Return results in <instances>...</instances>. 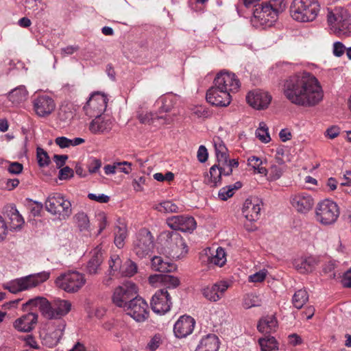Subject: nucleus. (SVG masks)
Wrapping results in <instances>:
<instances>
[{
    "mask_svg": "<svg viewBox=\"0 0 351 351\" xmlns=\"http://www.w3.org/2000/svg\"><path fill=\"white\" fill-rule=\"evenodd\" d=\"M114 244L119 249L124 246V241L128 236L127 226L124 220L119 219L117 221L114 230Z\"/></svg>",
    "mask_w": 351,
    "mask_h": 351,
    "instance_id": "nucleus-34",
    "label": "nucleus"
},
{
    "mask_svg": "<svg viewBox=\"0 0 351 351\" xmlns=\"http://www.w3.org/2000/svg\"><path fill=\"white\" fill-rule=\"evenodd\" d=\"M262 351H273L278 350V343L274 337L265 336L258 341Z\"/></svg>",
    "mask_w": 351,
    "mask_h": 351,
    "instance_id": "nucleus-45",
    "label": "nucleus"
},
{
    "mask_svg": "<svg viewBox=\"0 0 351 351\" xmlns=\"http://www.w3.org/2000/svg\"><path fill=\"white\" fill-rule=\"evenodd\" d=\"M121 165L117 167V171L123 172L125 174H129L132 171V164L127 161L116 162Z\"/></svg>",
    "mask_w": 351,
    "mask_h": 351,
    "instance_id": "nucleus-64",
    "label": "nucleus"
},
{
    "mask_svg": "<svg viewBox=\"0 0 351 351\" xmlns=\"http://www.w3.org/2000/svg\"><path fill=\"white\" fill-rule=\"evenodd\" d=\"M330 30L339 37L351 35V16L346 10L341 8L330 10L327 14Z\"/></svg>",
    "mask_w": 351,
    "mask_h": 351,
    "instance_id": "nucleus-4",
    "label": "nucleus"
},
{
    "mask_svg": "<svg viewBox=\"0 0 351 351\" xmlns=\"http://www.w3.org/2000/svg\"><path fill=\"white\" fill-rule=\"evenodd\" d=\"M50 277V272L43 271L17 278L7 282L5 288L12 293L30 290L46 282Z\"/></svg>",
    "mask_w": 351,
    "mask_h": 351,
    "instance_id": "nucleus-5",
    "label": "nucleus"
},
{
    "mask_svg": "<svg viewBox=\"0 0 351 351\" xmlns=\"http://www.w3.org/2000/svg\"><path fill=\"white\" fill-rule=\"evenodd\" d=\"M197 157L200 162H204L207 160L208 153L204 145H200L197 150Z\"/></svg>",
    "mask_w": 351,
    "mask_h": 351,
    "instance_id": "nucleus-63",
    "label": "nucleus"
},
{
    "mask_svg": "<svg viewBox=\"0 0 351 351\" xmlns=\"http://www.w3.org/2000/svg\"><path fill=\"white\" fill-rule=\"evenodd\" d=\"M268 275V271L263 268L258 271L255 272L248 276V281L250 282L258 283L265 280Z\"/></svg>",
    "mask_w": 351,
    "mask_h": 351,
    "instance_id": "nucleus-52",
    "label": "nucleus"
},
{
    "mask_svg": "<svg viewBox=\"0 0 351 351\" xmlns=\"http://www.w3.org/2000/svg\"><path fill=\"white\" fill-rule=\"evenodd\" d=\"M195 325V319L189 315H182L173 326V332L178 338H184L191 335Z\"/></svg>",
    "mask_w": 351,
    "mask_h": 351,
    "instance_id": "nucleus-24",
    "label": "nucleus"
},
{
    "mask_svg": "<svg viewBox=\"0 0 351 351\" xmlns=\"http://www.w3.org/2000/svg\"><path fill=\"white\" fill-rule=\"evenodd\" d=\"M256 137L263 143H267L271 141L268 128L264 122L259 123L258 128L255 132Z\"/></svg>",
    "mask_w": 351,
    "mask_h": 351,
    "instance_id": "nucleus-49",
    "label": "nucleus"
},
{
    "mask_svg": "<svg viewBox=\"0 0 351 351\" xmlns=\"http://www.w3.org/2000/svg\"><path fill=\"white\" fill-rule=\"evenodd\" d=\"M46 210L60 220H64L71 215V204L60 193L50 194L45 203Z\"/></svg>",
    "mask_w": 351,
    "mask_h": 351,
    "instance_id": "nucleus-7",
    "label": "nucleus"
},
{
    "mask_svg": "<svg viewBox=\"0 0 351 351\" xmlns=\"http://www.w3.org/2000/svg\"><path fill=\"white\" fill-rule=\"evenodd\" d=\"M180 285V280L178 278L171 276L164 275V284L163 286L169 289H175Z\"/></svg>",
    "mask_w": 351,
    "mask_h": 351,
    "instance_id": "nucleus-55",
    "label": "nucleus"
},
{
    "mask_svg": "<svg viewBox=\"0 0 351 351\" xmlns=\"http://www.w3.org/2000/svg\"><path fill=\"white\" fill-rule=\"evenodd\" d=\"M86 282L85 275L77 271L62 273L55 280L57 287L69 293L77 292Z\"/></svg>",
    "mask_w": 351,
    "mask_h": 351,
    "instance_id": "nucleus-6",
    "label": "nucleus"
},
{
    "mask_svg": "<svg viewBox=\"0 0 351 351\" xmlns=\"http://www.w3.org/2000/svg\"><path fill=\"white\" fill-rule=\"evenodd\" d=\"M210 265L222 267L226 263V254L224 249L221 247L217 248L214 253L207 255Z\"/></svg>",
    "mask_w": 351,
    "mask_h": 351,
    "instance_id": "nucleus-41",
    "label": "nucleus"
},
{
    "mask_svg": "<svg viewBox=\"0 0 351 351\" xmlns=\"http://www.w3.org/2000/svg\"><path fill=\"white\" fill-rule=\"evenodd\" d=\"M150 179L146 176H141L135 178L132 182V186L134 190L136 192H141L144 191V186L148 185Z\"/></svg>",
    "mask_w": 351,
    "mask_h": 351,
    "instance_id": "nucleus-50",
    "label": "nucleus"
},
{
    "mask_svg": "<svg viewBox=\"0 0 351 351\" xmlns=\"http://www.w3.org/2000/svg\"><path fill=\"white\" fill-rule=\"evenodd\" d=\"M36 155L39 166L45 167L49 164V157L43 149L40 147L37 148Z\"/></svg>",
    "mask_w": 351,
    "mask_h": 351,
    "instance_id": "nucleus-53",
    "label": "nucleus"
},
{
    "mask_svg": "<svg viewBox=\"0 0 351 351\" xmlns=\"http://www.w3.org/2000/svg\"><path fill=\"white\" fill-rule=\"evenodd\" d=\"M72 304L70 301L56 298L49 302L45 317L49 319H61L66 316L71 310Z\"/></svg>",
    "mask_w": 351,
    "mask_h": 351,
    "instance_id": "nucleus-16",
    "label": "nucleus"
},
{
    "mask_svg": "<svg viewBox=\"0 0 351 351\" xmlns=\"http://www.w3.org/2000/svg\"><path fill=\"white\" fill-rule=\"evenodd\" d=\"M108 99L104 93H93L84 107L85 112L90 117H98L105 112Z\"/></svg>",
    "mask_w": 351,
    "mask_h": 351,
    "instance_id": "nucleus-15",
    "label": "nucleus"
},
{
    "mask_svg": "<svg viewBox=\"0 0 351 351\" xmlns=\"http://www.w3.org/2000/svg\"><path fill=\"white\" fill-rule=\"evenodd\" d=\"M223 175V169L219 163L214 165L210 169L209 173L206 174L204 182L210 186H217L221 184V176Z\"/></svg>",
    "mask_w": 351,
    "mask_h": 351,
    "instance_id": "nucleus-33",
    "label": "nucleus"
},
{
    "mask_svg": "<svg viewBox=\"0 0 351 351\" xmlns=\"http://www.w3.org/2000/svg\"><path fill=\"white\" fill-rule=\"evenodd\" d=\"M320 10L321 6L318 0H293L289 12L294 21L310 23L316 20Z\"/></svg>",
    "mask_w": 351,
    "mask_h": 351,
    "instance_id": "nucleus-3",
    "label": "nucleus"
},
{
    "mask_svg": "<svg viewBox=\"0 0 351 351\" xmlns=\"http://www.w3.org/2000/svg\"><path fill=\"white\" fill-rule=\"evenodd\" d=\"M262 201L257 197H250L245 199L242 209L244 217L250 221L258 219L261 215Z\"/></svg>",
    "mask_w": 351,
    "mask_h": 351,
    "instance_id": "nucleus-26",
    "label": "nucleus"
},
{
    "mask_svg": "<svg viewBox=\"0 0 351 351\" xmlns=\"http://www.w3.org/2000/svg\"><path fill=\"white\" fill-rule=\"evenodd\" d=\"M137 270V265L132 260L127 259L123 263L119 274L122 276L131 277L136 274Z\"/></svg>",
    "mask_w": 351,
    "mask_h": 351,
    "instance_id": "nucleus-47",
    "label": "nucleus"
},
{
    "mask_svg": "<svg viewBox=\"0 0 351 351\" xmlns=\"http://www.w3.org/2000/svg\"><path fill=\"white\" fill-rule=\"evenodd\" d=\"M151 267L153 270L159 272H172L176 270L175 264L165 261L161 256H154L151 260Z\"/></svg>",
    "mask_w": 351,
    "mask_h": 351,
    "instance_id": "nucleus-35",
    "label": "nucleus"
},
{
    "mask_svg": "<svg viewBox=\"0 0 351 351\" xmlns=\"http://www.w3.org/2000/svg\"><path fill=\"white\" fill-rule=\"evenodd\" d=\"M346 51L345 45L341 42H335L333 44L332 52L337 57H341Z\"/></svg>",
    "mask_w": 351,
    "mask_h": 351,
    "instance_id": "nucleus-62",
    "label": "nucleus"
},
{
    "mask_svg": "<svg viewBox=\"0 0 351 351\" xmlns=\"http://www.w3.org/2000/svg\"><path fill=\"white\" fill-rule=\"evenodd\" d=\"M291 206L299 213L306 214L313 207L315 202L313 197L306 192L293 193L290 197Z\"/></svg>",
    "mask_w": 351,
    "mask_h": 351,
    "instance_id": "nucleus-19",
    "label": "nucleus"
},
{
    "mask_svg": "<svg viewBox=\"0 0 351 351\" xmlns=\"http://www.w3.org/2000/svg\"><path fill=\"white\" fill-rule=\"evenodd\" d=\"M27 94L25 86H19L11 90L8 97L14 105H18L27 99Z\"/></svg>",
    "mask_w": 351,
    "mask_h": 351,
    "instance_id": "nucleus-39",
    "label": "nucleus"
},
{
    "mask_svg": "<svg viewBox=\"0 0 351 351\" xmlns=\"http://www.w3.org/2000/svg\"><path fill=\"white\" fill-rule=\"evenodd\" d=\"M123 311L137 322H143L149 317L148 304L143 298L139 296L130 300Z\"/></svg>",
    "mask_w": 351,
    "mask_h": 351,
    "instance_id": "nucleus-14",
    "label": "nucleus"
},
{
    "mask_svg": "<svg viewBox=\"0 0 351 351\" xmlns=\"http://www.w3.org/2000/svg\"><path fill=\"white\" fill-rule=\"evenodd\" d=\"M262 298L260 295L254 293H247L243 296V306L246 308L260 306L262 304Z\"/></svg>",
    "mask_w": 351,
    "mask_h": 351,
    "instance_id": "nucleus-42",
    "label": "nucleus"
},
{
    "mask_svg": "<svg viewBox=\"0 0 351 351\" xmlns=\"http://www.w3.org/2000/svg\"><path fill=\"white\" fill-rule=\"evenodd\" d=\"M167 226L173 230L182 232H191L196 228V222L193 217L184 215H176L167 219Z\"/></svg>",
    "mask_w": 351,
    "mask_h": 351,
    "instance_id": "nucleus-22",
    "label": "nucleus"
},
{
    "mask_svg": "<svg viewBox=\"0 0 351 351\" xmlns=\"http://www.w3.org/2000/svg\"><path fill=\"white\" fill-rule=\"evenodd\" d=\"M246 100L253 108L263 110L269 106L271 101V96L268 92L256 89L247 93Z\"/></svg>",
    "mask_w": 351,
    "mask_h": 351,
    "instance_id": "nucleus-20",
    "label": "nucleus"
},
{
    "mask_svg": "<svg viewBox=\"0 0 351 351\" xmlns=\"http://www.w3.org/2000/svg\"><path fill=\"white\" fill-rule=\"evenodd\" d=\"M141 123L152 125L155 127H160L165 124H169L173 121V117L169 114H162L161 112L141 113L138 116Z\"/></svg>",
    "mask_w": 351,
    "mask_h": 351,
    "instance_id": "nucleus-27",
    "label": "nucleus"
},
{
    "mask_svg": "<svg viewBox=\"0 0 351 351\" xmlns=\"http://www.w3.org/2000/svg\"><path fill=\"white\" fill-rule=\"evenodd\" d=\"M285 97L292 104L312 107L322 101L324 91L315 76L308 72H300L287 77L282 83Z\"/></svg>",
    "mask_w": 351,
    "mask_h": 351,
    "instance_id": "nucleus-1",
    "label": "nucleus"
},
{
    "mask_svg": "<svg viewBox=\"0 0 351 351\" xmlns=\"http://www.w3.org/2000/svg\"><path fill=\"white\" fill-rule=\"evenodd\" d=\"M247 164L257 173L263 174L265 176L267 175V169L262 166L263 160L261 158L256 156H250L247 158Z\"/></svg>",
    "mask_w": 351,
    "mask_h": 351,
    "instance_id": "nucleus-44",
    "label": "nucleus"
},
{
    "mask_svg": "<svg viewBox=\"0 0 351 351\" xmlns=\"http://www.w3.org/2000/svg\"><path fill=\"white\" fill-rule=\"evenodd\" d=\"M48 300L44 297L38 296L34 298L29 300L26 303H25L23 306V308L25 309L26 307H29L32 308L34 307H37L40 311L41 314L45 317V311L48 305Z\"/></svg>",
    "mask_w": 351,
    "mask_h": 351,
    "instance_id": "nucleus-40",
    "label": "nucleus"
},
{
    "mask_svg": "<svg viewBox=\"0 0 351 351\" xmlns=\"http://www.w3.org/2000/svg\"><path fill=\"white\" fill-rule=\"evenodd\" d=\"M33 107L38 117H45L49 115L54 110L56 104L51 97L43 95L34 99Z\"/></svg>",
    "mask_w": 351,
    "mask_h": 351,
    "instance_id": "nucleus-25",
    "label": "nucleus"
},
{
    "mask_svg": "<svg viewBox=\"0 0 351 351\" xmlns=\"http://www.w3.org/2000/svg\"><path fill=\"white\" fill-rule=\"evenodd\" d=\"M219 348L218 337L215 335L209 334L200 339L195 351H218Z\"/></svg>",
    "mask_w": 351,
    "mask_h": 351,
    "instance_id": "nucleus-30",
    "label": "nucleus"
},
{
    "mask_svg": "<svg viewBox=\"0 0 351 351\" xmlns=\"http://www.w3.org/2000/svg\"><path fill=\"white\" fill-rule=\"evenodd\" d=\"M154 249V237L146 229L140 230L134 241L133 251L139 258L149 256Z\"/></svg>",
    "mask_w": 351,
    "mask_h": 351,
    "instance_id": "nucleus-13",
    "label": "nucleus"
},
{
    "mask_svg": "<svg viewBox=\"0 0 351 351\" xmlns=\"http://www.w3.org/2000/svg\"><path fill=\"white\" fill-rule=\"evenodd\" d=\"M339 216V207L332 200L324 199L316 206L315 220L323 226H330L335 223Z\"/></svg>",
    "mask_w": 351,
    "mask_h": 351,
    "instance_id": "nucleus-9",
    "label": "nucleus"
},
{
    "mask_svg": "<svg viewBox=\"0 0 351 351\" xmlns=\"http://www.w3.org/2000/svg\"><path fill=\"white\" fill-rule=\"evenodd\" d=\"M213 144L217 162L223 169V176H229L232 173L233 167L238 166V162L234 159H228V149L220 137L215 136Z\"/></svg>",
    "mask_w": 351,
    "mask_h": 351,
    "instance_id": "nucleus-12",
    "label": "nucleus"
},
{
    "mask_svg": "<svg viewBox=\"0 0 351 351\" xmlns=\"http://www.w3.org/2000/svg\"><path fill=\"white\" fill-rule=\"evenodd\" d=\"M154 208L160 213H178L181 210L175 203L170 200L162 201L154 206Z\"/></svg>",
    "mask_w": 351,
    "mask_h": 351,
    "instance_id": "nucleus-46",
    "label": "nucleus"
},
{
    "mask_svg": "<svg viewBox=\"0 0 351 351\" xmlns=\"http://www.w3.org/2000/svg\"><path fill=\"white\" fill-rule=\"evenodd\" d=\"M214 84L226 92H237L240 87V82L234 73L222 71L214 80Z\"/></svg>",
    "mask_w": 351,
    "mask_h": 351,
    "instance_id": "nucleus-18",
    "label": "nucleus"
},
{
    "mask_svg": "<svg viewBox=\"0 0 351 351\" xmlns=\"http://www.w3.org/2000/svg\"><path fill=\"white\" fill-rule=\"evenodd\" d=\"M101 167V162L97 158H90L87 165V167L90 173H95L99 171Z\"/></svg>",
    "mask_w": 351,
    "mask_h": 351,
    "instance_id": "nucleus-61",
    "label": "nucleus"
},
{
    "mask_svg": "<svg viewBox=\"0 0 351 351\" xmlns=\"http://www.w3.org/2000/svg\"><path fill=\"white\" fill-rule=\"evenodd\" d=\"M75 217L78 223V225L81 229L84 230L87 229L89 227V219L88 215L85 213H79L76 215Z\"/></svg>",
    "mask_w": 351,
    "mask_h": 351,
    "instance_id": "nucleus-58",
    "label": "nucleus"
},
{
    "mask_svg": "<svg viewBox=\"0 0 351 351\" xmlns=\"http://www.w3.org/2000/svg\"><path fill=\"white\" fill-rule=\"evenodd\" d=\"M172 302L166 289L158 290L152 298L150 305L152 311L158 315H164L170 311Z\"/></svg>",
    "mask_w": 351,
    "mask_h": 351,
    "instance_id": "nucleus-17",
    "label": "nucleus"
},
{
    "mask_svg": "<svg viewBox=\"0 0 351 351\" xmlns=\"http://www.w3.org/2000/svg\"><path fill=\"white\" fill-rule=\"evenodd\" d=\"M206 100L213 106H227L230 104L231 95L214 84L206 93Z\"/></svg>",
    "mask_w": 351,
    "mask_h": 351,
    "instance_id": "nucleus-21",
    "label": "nucleus"
},
{
    "mask_svg": "<svg viewBox=\"0 0 351 351\" xmlns=\"http://www.w3.org/2000/svg\"><path fill=\"white\" fill-rule=\"evenodd\" d=\"M149 285L154 287H159L163 286L164 284V275L162 274H153L148 278Z\"/></svg>",
    "mask_w": 351,
    "mask_h": 351,
    "instance_id": "nucleus-59",
    "label": "nucleus"
},
{
    "mask_svg": "<svg viewBox=\"0 0 351 351\" xmlns=\"http://www.w3.org/2000/svg\"><path fill=\"white\" fill-rule=\"evenodd\" d=\"M230 283L226 280H221L215 284L208 285L202 289V293L208 300L217 302L223 296L230 287Z\"/></svg>",
    "mask_w": 351,
    "mask_h": 351,
    "instance_id": "nucleus-23",
    "label": "nucleus"
},
{
    "mask_svg": "<svg viewBox=\"0 0 351 351\" xmlns=\"http://www.w3.org/2000/svg\"><path fill=\"white\" fill-rule=\"evenodd\" d=\"M161 252L172 260L184 258L189 252V247L183 237L176 231L165 230L160 235Z\"/></svg>",
    "mask_w": 351,
    "mask_h": 351,
    "instance_id": "nucleus-2",
    "label": "nucleus"
},
{
    "mask_svg": "<svg viewBox=\"0 0 351 351\" xmlns=\"http://www.w3.org/2000/svg\"><path fill=\"white\" fill-rule=\"evenodd\" d=\"M257 328L263 333L273 332L277 328V320L274 316H265L261 319Z\"/></svg>",
    "mask_w": 351,
    "mask_h": 351,
    "instance_id": "nucleus-38",
    "label": "nucleus"
},
{
    "mask_svg": "<svg viewBox=\"0 0 351 351\" xmlns=\"http://www.w3.org/2000/svg\"><path fill=\"white\" fill-rule=\"evenodd\" d=\"M25 346L35 350H40L41 346L36 339L35 337L32 335H27L23 338Z\"/></svg>",
    "mask_w": 351,
    "mask_h": 351,
    "instance_id": "nucleus-57",
    "label": "nucleus"
},
{
    "mask_svg": "<svg viewBox=\"0 0 351 351\" xmlns=\"http://www.w3.org/2000/svg\"><path fill=\"white\" fill-rule=\"evenodd\" d=\"M162 343V337L160 334L153 336L147 343V348L150 351L156 350Z\"/></svg>",
    "mask_w": 351,
    "mask_h": 351,
    "instance_id": "nucleus-56",
    "label": "nucleus"
},
{
    "mask_svg": "<svg viewBox=\"0 0 351 351\" xmlns=\"http://www.w3.org/2000/svg\"><path fill=\"white\" fill-rule=\"evenodd\" d=\"M91 254V258L87 263L86 270L89 274L95 275L100 270V266L103 262V254L99 247L94 249Z\"/></svg>",
    "mask_w": 351,
    "mask_h": 351,
    "instance_id": "nucleus-31",
    "label": "nucleus"
},
{
    "mask_svg": "<svg viewBox=\"0 0 351 351\" xmlns=\"http://www.w3.org/2000/svg\"><path fill=\"white\" fill-rule=\"evenodd\" d=\"M308 300V295L305 289H299L294 293L292 302L293 306L300 309Z\"/></svg>",
    "mask_w": 351,
    "mask_h": 351,
    "instance_id": "nucleus-48",
    "label": "nucleus"
},
{
    "mask_svg": "<svg viewBox=\"0 0 351 351\" xmlns=\"http://www.w3.org/2000/svg\"><path fill=\"white\" fill-rule=\"evenodd\" d=\"M10 223L8 226V231L19 230L24 223L23 218L15 208L10 210Z\"/></svg>",
    "mask_w": 351,
    "mask_h": 351,
    "instance_id": "nucleus-43",
    "label": "nucleus"
},
{
    "mask_svg": "<svg viewBox=\"0 0 351 351\" xmlns=\"http://www.w3.org/2000/svg\"><path fill=\"white\" fill-rule=\"evenodd\" d=\"M38 315L34 313L25 314L13 322V327L21 332H29L35 328Z\"/></svg>",
    "mask_w": 351,
    "mask_h": 351,
    "instance_id": "nucleus-28",
    "label": "nucleus"
},
{
    "mask_svg": "<svg viewBox=\"0 0 351 351\" xmlns=\"http://www.w3.org/2000/svg\"><path fill=\"white\" fill-rule=\"evenodd\" d=\"M65 328L64 320L49 323L46 328L40 332L42 344L49 348L56 347L63 337Z\"/></svg>",
    "mask_w": 351,
    "mask_h": 351,
    "instance_id": "nucleus-10",
    "label": "nucleus"
},
{
    "mask_svg": "<svg viewBox=\"0 0 351 351\" xmlns=\"http://www.w3.org/2000/svg\"><path fill=\"white\" fill-rule=\"evenodd\" d=\"M277 19V12L269 3H256L254 5L251 23L255 27H270Z\"/></svg>",
    "mask_w": 351,
    "mask_h": 351,
    "instance_id": "nucleus-8",
    "label": "nucleus"
},
{
    "mask_svg": "<svg viewBox=\"0 0 351 351\" xmlns=\"http://www.w3.org/2000/svg\"><path fill=\"white\" fill-rule=\"evenodd\" d=\"M232 189L233 188H231L229 185L221 188L218 193L219 198L223 201L227 200L234 195Z\"/></svg>",
    "mask_w": 351,
    "mask_h": 351,
    "instance_id": "nucleus-60",
    "label": "nucleus"
},
{
    "mask_svg": "<svg viewBox=\"0 0 351 351\" xmlns=\"http://www.w3.org/2000/svg\"><path fill=\"white\" fill-rule=\"evenodd\" d=\"M316 264V258L313 256L300 257L295 259L293 262L294 267L301 274L311 272Z\"/></svg>",
    "mask_w": 351,
    "mask_h": 351,
    "instance_id": "nucleus-32",
    "label": "nucleus"
},
{
    "mask_svg": "<svg viewBox=\"0 0 351 351\" xmlns=\"http://www.w3.org/2000/svg\"><path fill=\"white\" fill-rule=\"evenodd\" d=\"M123 262L117 254H112L110 256V258L108 261L109 269L108 273L104 278V283L106 285H109L110 284L112 278L111 276H113L115 272H120Z\"/></svg>",
    "mask_w": 351,
    "mask_h": 351,
    "instance_id": "nucleus-36",
    "label": "nucleus"
},
{
    "mask_svg": "<svg viewBox=\"0 0 351 351\" xmlns=\"http://www.w3.org/2000/svg\"><path fill=\"white\" fill-rule=\"evenodd\" d=\"M268 180L274 181L279 179L282 174V169L280 165H273L267 170Z\"/></svg>",
    "mask_w": 351,
    "mask_h": 351,
    "instance_id": "nucleus-51",
    "label": "nucleus"
},
{
    "mask_svg": "<svg viewBox=\"0 0 351 351\" xmlns=\"http://www.w3.org/2000/svg\"><path fill=\"white\" fill-rule=\"evenodd\" d=\"M178 97L172 93L166 94L160 97L157 101L156 104L160 108V112L164 114V112L169 111L173 106L176 104Z\"/></svg>",
    "mask_w": 351,
    "mask_h": 351,
    "instance_id": "nucleus-37",
    "label": "nucleus"
},
{
    "mask_svg": "<svg viewBox=\"0 0 351 351\" xmlns=\"http://www.w3.org/2000/svg\"><path fill=\"white\" fill-rule=\"evenodd\" d=\"M137 293L136 285L132 281H125L114 289L112 301L115 306L123 310L130 301L137 296Z\"/></svg>",
    "mask_w": 351,
    "mask_h": 351,
    "instance_id": "nucleus-11",
    "label": "nucleus"
},
{
    "mask_svg": "<svg viewBox=\"0 0 351 351\" xmlns=\"http://www.w3.org/2000/svg\"><path fill=\"white\" fill-rule=\"evenodd\" d=\"M95 217L99 227L98 234H101L108 224L107 215L104 212H98Z\"/></svg>",
    "mask_w": 351,
    "mask_h": 351,
    "instance_id": "nucleus-54",
    "label": "nucleus"
},
{
    "mask_svg": "<svg viewBox=\"0 0 351 351\" xmlns=\"http://www.w3.org/2000/svg\"><path fill=\"white\" fill-rule=\"evenodd\" d=\"M112 121L110 119L98 115L89 124V130L95 134H106L112 128Z\"/></svg>",
    "mask_w": 351,
    "mask_h": 351,
    "instance_id": "nucleus-29",
    "label": "nucleus"
}]
</instances>
